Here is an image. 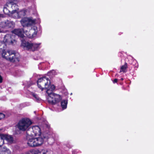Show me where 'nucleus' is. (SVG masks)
Listing matches in <instances>:
<instances>
[{"label": "nucleus", "instance_id": "f257e3e1", "mask_svg": "<svg viewBox=\"0 0 154 154\" xmlns=\"http://www.w3.org/2000/svg\"><path fill=\"white\" fill-rule=\"evenodd\" d=\"M37 85L39 88L42 91L44 89H46L48 95L47 100L49 103L58 105L61 101L62 97L59 94L52 92L55 89V87L51 84L50 81L48 78L44 77L38 79Z\"/></svg>", "mask_w": 154, "mask_h": 154}, {"label": "nucleus", "instance_id": "f03ea898", "mask_svg": "<svg viewBox=\"0 0 154 154\" xmlns=\"http://www.w3.org/2000/svg\"><path fill=\"white\" fill-rule=\"evenodd\" d=\"M8 0L6 5L8 8H11L13 10L11 12L9 16L14 18H20L26 14V10L24 9L19 10L18 6L13 1Z\"/></svg>", "mask_w": 154, "mask_h": 154}, {"label": "nucleus", "instance_id": "7ed1b4c3", "mask_svg": "<svg viewBox=\"0 0 154 154\" xmlns=\"http://www.w3.org/2000/svg\"><path fill=\"white\" fill-rule=\"evenodd\" d=\"M37 32V28L34 26L32 27L29 31H24L22 29H15L12 31V32L13 33L22 38L21 40L23 39V40L24 41L25 40L23 38L24 36V33L28 38H32L36 36Z\"/></svg>", "mask_w": 154, "mask_h": 154}, {"label": "nucleus", "instance_id": "20e7f679", "mask_svg": "<svg viewBox=\"0 0 154 154\" xmlns=\"http://www.w3.org/2000/svg\"><path fill=\"white\" fill-rule=\"evenodd\" d=\"M4 48L3 49L2 48H0V52H2V56L3 58L11 62L19 61V58L16 57L14 51L9 50L6 51L4 50Z\"/></svg>", "mask_w": 154, "mask_h": 154}, {"label": "nucleus", "instance_id": "39448f33", "mask_svg": "<svg viewBox=\"0 0 154 154\" xmlns=\"http://www.w3.org/2000/svg\"><path fill=\"white\" fill-rule=\"evenodd\" d=\"M40 22L39 19H33L32 17H24L20 20V23L23 27H29L36 23Z\"/></svg>", "mask_w": 154, "mask_h": 154}, {"label": "nucleus", "instance_id": "423d86ee", "mask_svg": "<svg viewBox=\"0 0 154 154\" xmlns=\"http://www.w3.org/2000/svg\"><path fill=\"white\" fill-rule=\"evenodd\" d=\"M32 124L31 121L28 119L23 118L20 120L17 125L16 126L20 130L24 131L29 129Z\"/></svg>", "mask_w": 154, "mask_h": 154}, {"label": "nucleus", "instance_id": "0eeeda50", "mask_svg": "<svg viewBox=\"0 0 154 154\" xmlns=\"http://www.w3.org/2000/svg\"><path fill=\"white\" fill-rule=\"evenodd\" d=\"M21 46L27 50H31L32 51L37 50L40 48L41 43H32L26 42L25 40H21Z\"/></svg>", "mask_w": 154, "mask_h": 154}, {"label": "nucleus", "instance_id": "6e6552de", "mask_svg": "<svg viewBox=\"0 0 154 154\" xmlns=\"http://www.w3.org/2000/svg\"><path fill=\"white\" fill-rule=\"evenodd\" d=\"M26 134L32 136L42 135L41 128L38 126H33L27 130Z\"/></svg>", "mask_w": 154, "mask_h": 154}, {"label": "nucleus", "instance_id": "1a4fd4ad", "mask_svg": "<svg viewBox=\"0 0 154 154\" xmlns=\"http://www.w3.org/2000/svg\"><path fill=\"white\" fill-rule=\"evenodd\" d=\"M14 35L11 34H7L4 37L3 42H0V46L3 45L4 47V46H6V44L10 45L16 42V40L14 39Z\"/></svg>", "mask_w": 154, "mask_h": 154}, {"label": "nucleus", "instance_id": "9d476101", "mask_svg": "<svg viewBox=\"0 0 154 154\" xmlns=\"http://www.w3.org/2000/svg\"><path fill=\"white\" fill-rule=\"evenodd\" d=\"M14 23L13 21L8 20L3 21L0 23V32H4L5 31L3 29L14 27Z\"/></svg>", "mask_w": 154, "mask_h": 154}, {"label": "nucleus", "instance_id": "9b49d317", "mask_svg": "<svg viewBox=\"0 0 154 154\" xmlns=\"http://www.w3.org/2000/svg\"><path fill=\"white\" fill-rule=\"evenodd\" d=\"M38 137L35 138V144L36 146H39L41 145L43 143L45 139H48V137L43 136L42 135L38 136Z\"/></svg>", "mask_w": 154, "mask_h": 154}, {"label": "nucleus", "instance_id": "f8f14e48", "mask_svg": "<svg viewBox=\"0 0 154 154\" xmlns=\"http://www.w3.org/2000/svg\"><path fill=\"white\" fill-rule=\"evenodd\" d=\"M32 135H29L26 134V137L27 140V144L31 147H36V143L35 138H33Z\"/></svg>", "mask_w": 154, "mask_h": 154}, {"label": "nucleus", "instance_id": "ddd939ff", "mask_svg": "<svg viewBox=\"0 0 154 154\" xmlns=\"http://www.w3.org/2000/svg\"><path fill=\"white\" fill-rule=\"evenodd\" d=\"M1 138L2 140L4 141L5 140L7 141L9 143H12L13 141V138L11 136L3 134H2Z\"/></svg>", "mask_w": 154, "mask_h": 154}, {"label": "nucleus", "instance_id": "4468645a", "mask_svg": "<svg viewBox=\"0 0 154 154\" xmlns=\"http://www.w3.org/2000/svg\"><path fill=\"white\" fill-rule=\"evenodd\" d=\"M67 103L68 101L66 100H63L61 102V106L62 110H63L66 108Z\"/></svg>", "mask_w": 154, "mask_h": 154}, {"label": "nucleus", "instance_id": "2eb2a0df", "mask_svg": "<svg viewBox=\"0 0 154 154\" xmlns=\"http://www.w3.org/2000/svg\"><path fill=\"white\" fill-rule=\"evenodd\" d=\"M1 149L4 154H11L10 150L6 147H2Z\"/></svg>", "mask_w": 154, "mask_h": 154}, {"label": "nucleus", "instance_id": "dca6fc26", "mask_svg": "<svg viewBox=\"0 0 154 154\" xmlns=\"http://www.w3.org/2000/svg\"><path fill=\"white\" fill-rule=\"evenodd\" d=\"M42 154H53V152L50 149H46L42 150L41 152Z\"/></svg>", "mask_w": 154, "mask_h": 154}, {"label": "nucleus", "instance_id": "f3484780", "mask_svg": "<svg viewBox=\"0 0 154 154\" xmlns=\"http://www.w3.org/2000/svg\"><path fill=\"white\" fill-rule=\"evenodd\" d=\"M127 67V64L126 63H125L124 65H122L121 66L119 72H125V70Z\"/></svg>", "mask_w": 154, "mask_h": 154}, {"label": "nucleus", "instance_id": "a211bd4d", "mask_svg": "<svg viewBox=\"0 0 154 154\" xmlns=\"http://www.w3.org/2000/svg\"><path fill=\"white\" fill-rule=\"evenodd\" d=\"M31 94L34 98H33V99L35 100L37 102H38L40 100V98L38 96V95L37 94L33 93H32Z\"/></svg>", "mask_w": 154, "mask_h": 154}, {"label": "nucleus", "instance_id": "6ab92c4d", "mask_svg": "<svg viewBox=\"0 0 154 154\" xmlns=\"http://www.w3.org/2000/svg\"><path fill=\"white\" fill-rule=\"evenodd\" d=\"M57 72L56 71L54 70H52L48 72L47 73V75L50 77H52L54 75H56Z\"/></svg>", "mask_w": 154, "mask_h": 154}, {"label": "nucleus", "instance_id": "aec40b11", "mask_svg": "<svg viewBox=\"0 0 154 154\" xmlns=\"http://www.w3.org/2000/svg\"><path fill=\"white\" fill-rule=\"evenodd\" d=\"M3 11L4 13L6 14H8L9 15V14L11 13L10 11L6 7H4Z\"/></svg>", "mask_w": 154, "mask_h": 154}, {"label": "nucleus", "instance_id": "412c9836", "mask_svg": "<svg viewBox=\"0 0 154 154\" xmlns=\"http://www.w3.org/2000/svg\"><path fill=\"white\" fill-rule=\"evenodd\" d=\"M2 137V134H0V146L4 144V141L2 140V139L1 138Z\"/></svg>", "mask_w": 154, "mask_h": 154}, {"label": "nucleus", "instance_id": "4be33fe9", "mask_svg": "<svg viewBox=\"0 0 154 154\" xmlns=\"http://www.w3.org/2000/svg\"><path fill=\"white\" fill-rule=\"evenodd\" d=\"M34 152V149H31L27 152V154H33Z\"/></svg>", "mask_w": 154, "mask_h": 154}, {"label": "nucleus", "instance_id": "5701e85b", "mask_svg": "<svg viewBox=\"0 0 154 154\" xmlns=\"http://www.w3.org/2000/svg\"><path fill=\"white\" fill-rule=\"evenodd\" d=\"M40 153L39 151L37 149H34V152L33 154H38Z\"/></svg>", "mask_w": 154, "mask_h": 154}, {"label": "nucleus", "instance_id": "b1692460", "mask_svg": "<svg viewBox=\"0 0 154 154\" xmlns=\"http://www.w3.org/2000/svg\"><path fill=\"white\" fill-rule=\"evenodd\" d=\"M5 115L4 114L0 113V120L4 118Z\"/></svg>", "mask_w": 154, "mask_h": 154}, {"label": "nucleus", "instance_id": "393cba45", "mask_svg": "<svg viewBox=\"0 0 154 154\" xmlns=\"http://www.w3.org/2000/svg\"><path fill=\"white\" fill-rule=\"evenodd\" d=\"M3 78L2 76L0 75V83H1L2 82Z\"/></svg>", "mask_w": 154, "mask_h": 154}, {"label": "nucleus", "instance_id": "a878e982", "mask_svg": "<svg viewBox=\"0 0 154 154\" xmlns=\"http://www.w3.org/2000/svg\"><path fill=\"white\" fill-rule=\"evenodd\" d=\"M117 82V79H115L113 81V83H116Z\"/></svg>", "mask_w": 154, "mask_h": 154}, {"label": "nucleus", "instance_id": "bb28decb", "mask_svg": "<svg viewBox=\"0 0 154 154\" xmlns=\"http://www.w3.org/2000/svg\"><path fill=\"white\" fill-rule=\"evenodd\" d=\"M0 154H4V153H3V152H2L1 149V150H0Z\"/></svg>", "mask_w": 154, "mask_h": 154}, {"label": "nucleus", "instance_id": "cd10ccee", "mask_svg": "<svg viewBox=\"0 0 154 154\" xmlns=\"http://www.w3.org/2000/svg\"><path fill=\"white\" fill-rule=\"evenodd\" d=\"M121 80H123V78H121Z\"/></svg>", "mask_w": 154, "mask_h": 154}, {"label": "nucleus", "instance_id": "c85d7f7f", "mask_svg": "<svg viewBox=\"0 0 154 154\" xmlns=\"http://www.w3.org/2000/svg\"><path fill=\"white\" fill-rule=\"evenodd\" d=\"M16 133V134H19V133H18V132H17Z\"/></svg>", "mask_w": 154, "mask_h": 154}]
</instances>
